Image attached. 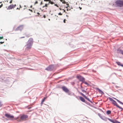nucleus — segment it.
Returning a JSON list of instances; mask_svg holds the SVG:
<instances>
[{"label": "nucleus", "instance_id": "nucleus-7", "mask_svg": "<svg viewBox=\"0 0 123 123\" xmlns=\"http://www.w3.org/2000/svg\"><path fill=\"white\" fill-rule=\"evenodd\" d=\"M77 77L80 81H82L83 82L85 81V79L84 78L80 75L77 76Z\"/></svg>", "mask_w": 123, "mask_h": 123}, {"label": "nucleus", "instance_id": "nucleus-2", "mask_svg": "<svg viewBox=\"0 0 123 123\" xmlns=\"http://www.w3.org/2000/svg\"><path fill=\"white\" fill-rule=\"evenodd\" d=\"M28 117V116L26 115H21L20 118V119H19V117H18L16 118H15V119H18L20 121H24Z\"/></svg>", "mask_w": 123, "mask_h": 123}, {"label": "nucleus", "instance_id": "nucleus-13", "mask_svg": "<svg viewBox=\"0 0 123 123\" xmlns=\"http://www.w3.org/2000/svg\"><path fill=\"white\" fill-rule=\"evenodd\" d=\"M79 98L81 100V101L83 102H85V99L82 97H79Z\"/></svg>", "mask_w": 123, "mask_h": 123}, {"label": "nucleus", "instance_id": "nucleus-19", "mask_svg": "<svg viewBox=\"0 0 123 123\" xmlns=\"http://www.w3.org/2000/svg\"><path fill=\"white\" fill-rule=\"evenodd\" d=\"M48 3H49H49H50L51 4H54V3L53 2H52L51 0H50L49 1Z\"/></svg>", "mask_w": 123, "mask_h": 123}, {"label": "nucleus", "instance_id": "nucleus-42", "mask_svg": "<svg viewBox=\"0 0 123 123\" xmlns=\"http://www.w3.org/2000/svg\"><path fill=\"white\" fill-rule=\"evenodd\" d=\"M42 4V1L41 2V5Z\"/></svg>", "mask_w": 123, "mask_h": 123}, {"label": "nucleus", "instance_id": "nucleus-8", "mask_svg": "<svg viewBox=\"0 0 123 123\" xmlns=\"http://www.w3.org/2000/svg\"><path fill=\"white\" fill-rule=\"evenodd\" d=\"M62 88L63 91L66 93L69 92V90L67 87L65 86H62Z\"/></svg>", "mask_w": 123, "mask_h": 123}, {"label": "nucleus", "instance_id": "nucleus-4", "mask_svg": "<svg viewBox=\"0 0 123 123\" xmlns=\"http://www.w3.org/2000/svg\"><path fill=\"white\" fill-rule=\"evenodd\" d=\"M5 116L7 118H9L11 120H13L14 118V117L13 116L9 114L6 113L5 114Z\"/></svg>", "mask_w": 123, "mask_h": 123}, {"label": "nucleus", "instance_id": "nucleus-52", "mask_svg": "<svg viewBox=\"0 0 123 123\" xmlns=\"http://www.w3.org/2000/svg\"><path fill=\"white\" fill-rule=\"evenodd\" d=\"M61 1H62V0H60Z\"/></svg>", "mask_w": 123, "mask_h": 123}, {"label": "nucleus", "instance_id": "nucleus-24", "mask_svg": "<svg viewBox=\"0 0 123 123\" xmlns=\"http://www.w3.org/2000/svg\"><path fill=\"white\" fill-rule=\"evenodd\" d=\"M3 38V37H0V40L1 39H2Z\"/></svg>", "mask_w": 123, "mask_h": 123}, {"label": "nucleus", "instance_id": "nucleus-23", "mask_svg": "<svg viewBox=\"0 0 123 123\" xmlns=\"http://www.w3.org/2000/svg\"><path fill=\"white\" fill-rule=\"evenodd\" d=\"M67 93H68V94L69 95H71V92H70L69 91V92H67Z\"/></svg>", "mask_w": 123, "mask_h": 123}, {"label": "nucleus", "instance_id": "nucleus-43", "mask_svg": "<svg viewBox=\"0 0 123 123\" xmlns=\"http://www.w3.org/2000/svg\"><path fill=\"white\" fill-rule=\"evenodd\" d=\"M60 9L61 10H62V9L61 8H60Z\"/></svg>", "mask_w": 123, "mask_h": 123}, {"label": "nucleus", "instance_id": "nucleus-50", "mask_svg": "<svg viewBox=\"0 0 123 123\" xmlns=\"http://www.w3.org/2000/svg\"><path fill=\"white\" fill-rule=\"evenodd\" d=\"M13 0H11V1H12Z\"/></svg>", "mask_w": 123, "mask_h": 123}, {"label": "nucleus", "instance_id": "nucleus-18", "mask_svg": "<svg viewBox=\"0 0 123 123\" xmlns=\"http://www.w3.org/2000/svg\"><path fill=\"white\" fill-rule=\"evenodd\" d=\"M98 90L100 93H103V92L100 89L98 88Z\"/></svg>", "mask_w": 123, "mask_h": 123}, {"label": "nucleus", "instance_id": "nucleus-17", "mask_svg": "<svg viewBox=\"0 0 123 123\" xmlns=\"http://www.w3.org/2000/svg\"><path fill=\"white\" fill-rule=\"evenodd\" d=\"M49 5V3H48V4H45V6H43V8L44 7H48V6Z\"/></svg>", "mask_w": 123, "mask_h": 123}, {"label": "nucleus", "instance_id": "nucleus-5", "mask_svg": "<svg viewBox=\"0 0 123 123\" xmlns=\"http://www.w3.org/2000/svg\"><path fill=\"white\" fill-rule=\"evenodd\" d=\"M54 66L53 65H51L49 66L48 68H46L45 69L49 71L52 70L54 68Z\"/></svg>", "mask_w": 123, "mask_h": 123}, {"label": "nucleus", "instance_id": "nucleus-38", "mask_svg": "<svg viewBox=\"0 0 123 123\" xmlns=\"http://www.w3.org/2000/svg\"><path fill=\"white\" fill-rule=\"evenodd\" d=\"M79 8H80V10H81L82 9V8L80 7H79Z\"/></svg>", "mask_w": 123, "mask_h": 123}, {"label": "nucleus", "instance_id": "nucleus-45", "mask_svg": "<svg viewBox=\"0 0 123 123\" xmlns=\"http://www.w3.org/2000/svg\"><path fill=\"white\" fill-rule=\"evenodd\" d=\"M29 10H30L31 11H32V10H30V9H29Z\"/></svg>", "mask_w": 123, "mask_h": 123}, {"label": "nucleus", "instance_id": "nucleus-32", "mask_svg": "<svg viewBox=\"0 0 123 123\" xmlns=\"http://www.w3.org/2000/svg\"><path fill=\"white\" fill-rule=\"evenodd\" d=\"M38 3V2L37 1H36L35 3V4H36Z\"/></svg>", "mask_w": 123, "mask_h": 123}, {"label": "nucleus", "instance_id": "nucleus-33", "mask_svg": "<svg viewBox=\"0 0 123 123\" xmlns=\"http://www.w3.org/2000/svg\"><path fill=\"white\" fill-rule=\"evenodd\" d=\"M82 91L83 92H86V91H85V90H82Z\"/></svg>", "mask_w": 123, "mask_h": 123}, {"label": "nucleus", "instance_id": "nucleus-20", "mask_svg": "<svg viewBox=\"0 0 123 123\" xmlns=\"http://www.w3.org/2000/svg\"><path fill=\"white\" fill-rule=\"evenodd\" d=\"M83 82L85 84L87 85H89V84H88V83H87L86 82H85V81H84V82Z\"/></svg>", "mask_w": 123, "mask_h": 123}, {"label": "nucleus", "instance_id": "nucleus-30", "mask_svg": "<svg viewBox=\"0 0 123 123\" xmlns=\"http://www.w3.org/2000/svg\"><path fill=\"white\" fill-rule=\"evenodd\" d=\"M2 104H1V102H0V106H1L2 105Z\"/></svg>", "mask_w": 123, "mask_h": 123}, {"label": "nucleus", "instance_id": "nucleus-41", "mask_svg": "<svg viewBox=\"0 0 123 123\" xmlns=\"http://www.w3.org/2000/svg\"><path fill=\"white\" fill-rule=\"evenodd\" d=\"M20 9V8H17V9L18 10V9L19 10Z\"/></svg>", "mask_w": 123, "mask_h": 123}, {"label": "nucleus", "instance_id": "nucleus-44", "mask_svg": "<svg viewBox=\"0 0 123 123\" xmlns=\"http://www.w3.org/2000/svg\"><path fill=\"white\" fill-rule=\"evenodd\" d=\"M55 6H57V4H55Z\"/></svg>", "mask_w": 123, "mask_h": 123}, {"label": "nucleus", "instance_id": "nucleus-6", "mask_svg": "<svg viewBox=\"0 0 123 123\" xmlns=\"http://www.w3.org/2000/svg\"><path fill=\"white\" fill-rule=\"evenodd\" d=\"M23 28L24 26L23 25H20L16 28L15 30V31H21L23 29Z\"/></svg>", "mask_w": 123, "mask_h": 123}, {"label": "nucleus", "instance_id": "nucleus-28", "mask_svg": "<svg viewBox=\"0 0 123 123\" xmlns=\"http://www.w3.org/2000/svg\"><path fill=\"white\" fill-rule=\"evenodd\" d=\"M66 19H64V20H63V22L64 23H66Z\"/></svg>", "mask_w": 123, "mask_h": 123}, {"label": "nucleus", "instance_id": "nucleus-36", "mask_svg": "<svg viewBox=\"0 0 123 123\" xmlns=\"http://www.w3.org/2000/svg\"><path fill=\"white\" fill-rule=\"evenodd\" d=\"M12 1H11V0L10 1V3H12Z\"/></svg>", "mask_w": 123, "mask_h": 123}, {"label": "nucleus", "instance_id": "nucleus-11", "mask_svg": "<svg viewBox=\"0 0 123 123\" xmlns=\"http://www.w3.org/2000/svg\"><path fill=\"white\" fill-rule=\"evenodd\" d=\"M79 93H80V94L82 96H83L86 99H87L88 101H90L89 99L88 98L86 97V96L83 93H82L81 92H79Z\"/></svg>", "mask_w": 123, "mask_h": 123}, {"label": "nucleus", "instance_id": "nucleus-16", "mask_svg": "<svg viewBox=\"0 0 123 123\" xmlns=\"http://www.w3.org/2000/svg\"><path fill=\"white\" fill-rule=\"evenodd\" d=\"M111 113V111L110 110H108L106 111V113L108 114H110Z\"/></svg>", "mask_w": 123, "mask_h": 123}, {"label": "nucleus", "instance_id": "nucleus-12", "mask_svg": "<svg viewBox=\"0 0 123 123\" xmlns=\"http://www.w3.org/2000/svg\"><path fill=\"white\" fill-rule=\"evenodd\" d=\"M107 119L110 122L113 123H118L119 122H118L116 120H113L109 118H107Z\"/></svg>", "mask_w": 123, "mask_h": 123}, {"label": "nucleus", "instance_id": "nucleus-37", "mask_svg": "<svg viewBox=\"0 0 123 123\" xmlns=\"http://www.w3.org/2000/svg\"><path fill=\"white\" fill-rule=\"evenodd\" d=\"M19 6H20L19 8H22V7H21V6L20 5Z\"/></svg>", "mask_w": 123, "mask_h": 123}, {"label": "nucleus", "instance_id": "nucleus-1", "mask_svg": "<svg viewBox=\"0 0 123 123\" xmlns=\"http://www.w3.org/2000/svg\"><path fill=\"white\" fill-rule=\"evenodd\" d=\"M33 39L31 38L27 42L26 49L28 50L30 49L33 43Z\"/></svg>", "mask_w": 123, "mask_h": 123}, {"label": "nucleus", "instance_id": "nucleus-22", "mask_svg": "<svg viewBox=\"0 0 123 123\" xmlns=\"http://www.w3.org/2000/svg\"><path fill=\"white\" fill-rule=\"evenodd\" d=\"M62 1L63 3L65 4L66 3V2L64 0H62V1Z\"/></svg>", "mask_w": 123, "mask_h": 123}, {"label": "nucleus", "instance_id": "nucleus-14", "mask_svg": "<svg viewBox=\"0 0 123 123\" xmlns=\"http://www.w3.org/2000/svg\"><path fill=\"white\" fill-rule=\"evenodd\" d=\"M114 98L120 104H122V105H123V103H122V102H121V101H120L119 100H118V99H117L116 98Z\"/></svg>", "mask_w": 123, "mask_h": 123}, {"label": "nucleus", "instance_id": "nucleus-29", "mask_svg": "<svg viewBox=\"0 0 123 123\" xmlns=\"http://www.w3.org/2000/svg\"><path fill=\"white\" fill-rule=\"evenodd\" d=\"M4 43V42H0V43L1 44H2V43Z\"/></svg>", "mask_w": 123, "mask_h": 123}, {"label": "nucleus", "instance_id": "nucleus-10", "mask_svg": "<svg viewBox=\"0 0 123 123\" xmlns=\"http://www.w3.org/2000/svg\"><path fill=\"white\" fill-rule=\"evenodd\" d=\"M16 6V5H15V4L14 5H13V4H11L7 8V10H10V9H12V8H14Z\"/></svg>", "mask_w": 123, "mask_h": 123}, {"label": "nucleus", "instance_id": "nucleus-49", "mask_svg": "<svg viewBox=\"0 0 123 123\" xmlns=\"http://www.w3.org/2000/svg\"><path fill=\"white\" fill-rule=\"evenodd\" d=\"M121 65V66H123V65Z\"/></svg>", "mask_w": 123, "mask_h": 123}, {"label": "nucleus", "instance_id": "nucleus-39", "mask_svg": "<svg viewBox=\"0 0 123 123\" xmlns=\"http://www.w3.org/2000/svg\"><path fill=\"white\" fill-rule=\"evenodd\" d=\"M46 97H44L43 99H44V100H45V99L46 98Z\"/></svg>", "mask_w": 123, "mask_h": 123}, {"label": "nucleus", "instance_id": "nucleus-48", "mask_svg": "<svg viewBox=\"0 0 123 123\" xmlns=\"http://www.w3.org/2000/svg\"><path fill=\"white\" fill-rule=\"evenodd\" d=\"M81 88H82V86H81Z\"/></svg>", "mask_w": 123, "mask_h": 123}, {"label": "nucleus", "instance_id": "nucleus-46", "mask_svg": "<svg viewBox=\"0 0 123 123\" xmlns=\"http://www.w3.org/2000/svg\"><path fill=\"white\" fill-rule=\"evenodd\" d=\"M37 14H39V13L38 12V13H37Z\"/></svg>", "mask_w": 123, "mask_h": 123}, {"label": "nucleus", "instance_id": "nucleus-27", "mask_svg": "<svg viewBox=\"0 0 123 123\" xmlns=\"http://www.w3.org/2000/svg\"><path fill=\"white\" fill-rule=\"evenodd\" d=\"M123 6V1H122V6Z\"/></svg>", "mask_w": 123, "mask_h": 123}, {"label": "nucleus", "instance_id": "nucleus-47", "mask_svg": "<svg viewBox=\"0 0 123 123\" xmlns=\"http://www.w3.org/2000/svg\"><path fill=\"white\" fill-rule=\"evenodd\" d=\"M45 15H44V18H45Z\"/></svg>", "mask_w": 123, "mask_h": 123}, {"label": "nucleus", "instance_id": "nucleus-15", "mask_svg": "<svg viewBox=\"0 0 123 123\" xmlns=\"http://www.w3.org/2000/svg\"><path fill=\"white\" fill-rule=\"evenodd\" d=\"M117 51L118 52L120 53L121 54L122 53V51H123V50H121V49H117Z\"/></svg>", "mask_w": 123, "mask_h": 123}, {"label": "nucleus", "instance_id": "nucleus-21", "mask_svg": "<svg viewBox=\"0 0 123 123\" xmlns=\"http://www.w3.org/2000/svg\"><path fill=\"white\" fill-rule=\"evenodd\" d=\"M45 100L44 99H42L41 103V105H42L43 104V103L44 102V101Z\"/></svg>", "mask_w": 123, "mask_h": 123}, {"label": "nucleus", "instance_id": "nucleus-35", "mask_svg": "<svg viewBox=\"0 0 123 123\" xmlns=\"http://www.w3.org/2000/svg\"><path fill=\"white\" fill-rule=\"evenodd\" d=\"M2 6V4L0 6V8Z\"/></svg>", "mask_w": 123, "mask_h": 123}, {"label": "nucleus", "instance_id": "nucleus-31", "mask_svg": "<svg viewBox=\"0 0 123 123\" xmlns=\"http://www.w3.org/2000/svg\"><path fill=\"white\" fill-rule=\"evenodd\" d=\"M44 0L45 1H49H49L50 0Z\"/></svg>", "mask_w": 123, "mask_h": 123}, {"label": "nucleus", "instance_id": "nucleus-9", "mask_svg": "<svg viewBox=\"0 0 123 123\" xmlns=\"http://www.w3.org/2000/svg\"><path fill=\"white\" fill-rule=\"evenodd\" d=\"M122 2V1L117 0L116 1V3L117 6H121Z\"/></svg>", "mask_w": 123, "mask_h": 123}, {"label": "nucleus", "instance_id": "nucleus-25", "mask_svg": "<svg viewBox=\"0 0 123 123\" xmlns=\"http://www.w3.org/2000/svg\"><path fill=\"white\" fill-rule=\"evenodd\" d=\"M62 11L63 12H65V10H64L63 9H62Z\"/></svg>", "mask_w": 123, "mask_h": 123}, {"label": "nucleus", "instance_id": "nucleus-34", "mask_svg": "<svg viewBox=\"0 0 123 123\" xmlns=\"http://www.w3.org/2000/svg\"><path fill=\"white\" fill-rule=\"evenodd\" d=\"M117 63L118 64V65H119V63H120L119 62H117Z\"/></svg>", "mask_w": 123, "mask_h": 123}, {"label": "nucleus", "instance_id": "nucleus-40", "mask_svg": "<svg viewBox=\"0 0 123 123\" xmlns=\"http://www.w3.org/2000/svg\"><path fill=\"white\" fill-rule=\"evenodd\" d=\"M121 54H122V55H123V51H122Z\"/></svg>", "mask_w": 123, "mask_h": 123}, {"label": "nucleus", "instance_id": "nucleus-26", "mask_svg": "<svg viewBox=\"0 0 123 123\" xmlns=\"http://www.w3.org/2000/svg\"><path fill=\"white\" fill-rule=\"evenodd\" d=\"M62 14L61 13V12L59 13H58V15H62Z\"/></svg>", "mask_w": 123, "mask_h": 123}, {"label": "nucleus", "instance_id": "nucleus-3", "mask_svg": "<svg viewBox=\"0 0 123 123\" xmlns=\"http://www.w3.org/2000/svg\"><path fill=\"white\" fill-rule=\"evenodd\" d=\"M109 99L112 102V103L115 105L119 108L121 109L120 106H119L117 104L116 102L113 99L111 98L110 97L109 98Z\"/></svg>", "mask_w": 123, "mask_h": 123}, {"label": "nucleus", "instance_id": "nucleus-51", "mask_svg": "<svg viewBox=\"0 0 123 123\" xmlns=\"http://www.w3.org/2000/svg\"><path fill=\"white\" fill-rule=\"evenodd\" d=\"M68 17V16L67 15H66Z\"/></svg>", "mask_w": 123, "mask_h": 123}]
</instances>
